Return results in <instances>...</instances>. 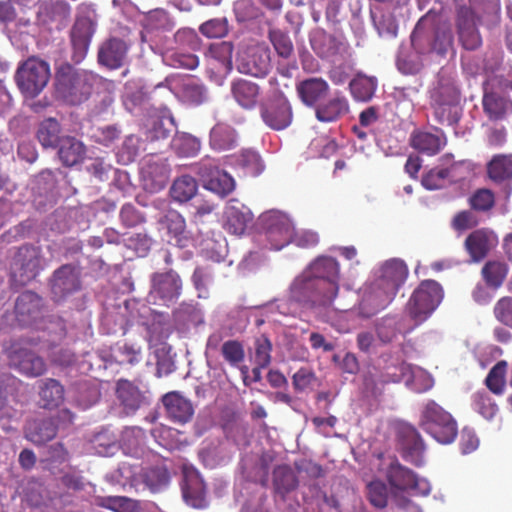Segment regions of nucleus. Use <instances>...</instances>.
<instances>
[{"mask_svg": "<svg viewBox=\"0 0 512 512\" xmlns=\"http://www.w3.org/2000/svg\"><path fill=\"white\" fill-rule=\"evenodd\" d=\"M407 275L408 269L402 260L391 259L382 264L363 289L359 313L364 317H370L386 308Z\"/></svg>", "mask_w": 512, "mask_h": 512, "instance_id": "1", "label": "nucleus"}, {"mask_svg": "<svg viewBox=\"0 0 512 512\" xmlns=\"http://www.w3.org/2000/svg\"><path fill=\"white\" fill-rule=\"evenodd\" d=\"M378 471L388 481L392 500L397 507L409 504L410 499L405 493L413 491L416 495L427 496L431 491L428 480L419 478L412 470L392 457L382 458Z\"/></svg>", "mask_w": 512, "mask_h": 512, "instance_id": "2", "label": "nucleus"}, {"mask_svg": "<svg viewBox=\"0 0 512 512\" xmlns=\"http://www.w3.org/2000/svg\"><path fill=\"white\" fill-rule=\"evenodd\" d=\"M431 106L434 115L442 124L453 125L461 117V95L454 78L441 71L430 90Z\"/></svg>", "mask_w": 512, "mask_h": 512, "instance_id": "3", "label": "nucleus"}, {"mask_svg": "<svg viewBox=\"0 0 512 512\" xmlns=\"http://www.w3.org/2000/svg\"><path fill=\"white\" fill-rule=\"evenodd\" d=\"M94 81L92 73L62 64L55 75L56 93L67 104L79 105L89 99Z\"/></svg>", "mask_w": 512, "mask_h": 512, "instance_id": "4", "label": "nucleus"}, {"mask_svg": "<svg viewBox=\"0 0 512 512\" xmlns=\"http://www.w3.org/2000/svg\"><path fill=\"white\" fill-rule=\"evenodd\" d=\"M259 229V238L265 247L278 251L292 242L295 228L288 215L270 210L259 217Z\"/></svg>", "mask_w": 512, "mask_h": 512, "instance_id": "5", "label": "nucleus"}, {"mask_svg": "<svg viewBox=\"0 0 512 512\" xmlns=\"http://www.w3.org/2000/svg\"><path fill=\"white\" fill-rule=\"evenodd\" d=\"M288 295L291 302L306 309L327 307L334 300L306 268L291 282Z\"/></svg>", "mask_w": 512, "mask_h": 512, "instance_id": "6", "label": "nucleus"}, {"mask_svg": "<svg viewBox=\"0 0 512 512\" xmlns=\"http://www.w3.org/2000/svg\"><path fill=\"white\" fill-rule=\"evenodd\" d=\"M164 91L166 96H174L184 104L198 106L206 102L208 93L205 86L196 78L171 74L165 80L157 84L150 94Z\"/></svg>", "mask_w": 512, "mask_h": 512, "instance_id": "7", "label": "nucleus"}, {"mask_svg": "<svg viewBox=\"0 0 512 512\" xmlns=\"http://www.w3.org/2000/svg\"><path fill=\"white\" fill-rule=\"evenodd\" d=\"M420 426L441 444L452 443L457 436V423L452 415L433 400L424 404Z\"/></svg>", "mask_w": 512, "mask_h": 512, "instance_id": "8", "label": "nucleus"}, {"mask_svg": "<svg viewBox=\"0 0 512 512\" xmlns=\"http://www.w3.org/2000/svg\"><path fill=\"white\" fill-rule=\"evenodd\" d=\"M50 76L48 62L38 57H29L19 64L15 73V81L26 98H35L47 86Z\"/></svg>", "mask_w": 512, "mask_h": 512, "instance_id": "9", "label": "nucleus"}, {"mask_svg": "<svg viewBox=\"0 0 512 512\" xmlns=\"http://www.w3.org/2000/svg\"><path fill=\"white\" fill-rule=\"evenodd\" d=\"M96 26L97 14L94 5L81 3L77 8L76 20L70 33L74 62L79 63L85 58Z\"/></svg>", "mask_w": 512, "mask_h": 512, "instance_id": "10", "label": "nucleus"}, {"mask_svg": "<svg viewBox=\"0 0 512 512\" xmlns=\"http://www.w3.org/2000/svg\"><path fill=\"white\" fill-rule=\"evenodd\" d=\"M443 298L441 286L433 280L421 282L407 304V311L416 324L425 321Z\"/></svg>", "mask_w": 512, "mask_h": 512, "instance_id": "11", "label": "nucleus"}, {"mask_svg": "<svg viewBox=\"0 0 512 512\" xmlns=\"http://www.w3.org/2000/svg\"><path fill=\"white\" fill-rule=\"evenodd\" d=\"M203 187L212 193L225 197L235 189V180L226 171L219 169L216 160L205 157L194 165Z\"/></svg>", "mask_w": 512, "mask_h": 512, "instance_id": "12", "label": "nucleus"}, {"mask_svg": "<svg viewBox=\"0 0 512 512\" xmlns=\"http://www.w3.org/2000/svg\"><path fill=\"white\" fill-rule=\"evenodd\" d=\"M181 290L182 281L176 272L170 270L165 273H154L147 300L154 305L167 306L179 298Z\"/></svg>", "mask_w": 512, "mask_h": 512, "instance_id": "13", "label": "nucleus"}, {"mask_svg": "<svg viewBox=\"0 0 512 512\" xmlns=\"http://www.w3.org/2000/svg\"><path fill=\"white\" fill-rule=\"evenodd\" d=\"M236 64L240 73L264 77L271 67L270 52L263 45L248 46L238 52Z\"/></svg>", "mask_w": 512, "mask_h": 512, "instance_id": "14", "label": "nucleus"}, {"mask_svg": "<svg viewBox=\"0 0 512 512\" xmlns=\"http://www.w3.org/2000/svg\"><path fill=\"white\" fill-rule=\"evenodd\" d=\"M140 175L143 188L148 192L155 193L166 186L170 169L165 159L149 155L141 162Z\"/></svg>", "mask_w": 512, "mask_h": 512, "instance_id": "15", "label": "nucleus"}, {"mask_svg": "<svg viewBox=\"0 0 512 512\" xmlns=\"http://www.w3.org/2000/svg\"><path fill=\"white\" fill-rule=\"evenodd\" d=\"M233 45L222 41L210 46L208 53V73L210 78L218 85H222L232 70Z\"/></svg>", "mask_w": 512, "mask_h": 512, "instance_id": "16", "label": "nucleus"}, {"mask_svg": "<svg viewBox=\"0 0 512 512\" xmlns=\"http://www.w3.org/2000/svg\"><path fill=\"white\" fill-rule=\"evenodd\" d=\"M306 270L313 274L320 284L326 289V293L333 299L339 290L340 266L336 259L328 256H320L311 262Z\"/></svg>", "mask_w": 512, "mask_h": 512, "instance_id": "17", "label": "nucleus"}, {"mask_svg": "<svg viewBox=\"0 0 512 512\" xmlns=\"http://www.w3.org/2000/svg\"><path fill=\"white\" fill-rule=\"evenodd\" d=\"M263 122L273 130L287 128L293 118L292 108L286 97L277 95L264 103L260 108Z\"/></svg>", "mask_w": 512, "mask_h": 512, "instance_id": "18", "label": "nucleus"}, {"mask_svg": "<svg viewBox=\"0 0 512 512\" xmlns=\"http://www.w3.org/2000/svg\"><path fill=\"white\" fill-rule=\"evenodd\" d=\"M8 358L12 366L29 377L40 376L46 370L43 359L27 349L12 346L8 350Z\"/></svg>", "mask_w": 512, "mask_h": 512, "instance_id": "19", "label": "nucleus"}, {"mask_svg": "<svg viewBox=\"0 0 512 512\" xmlns=\"http://www.w3.org/2000/svg\"><path fill=\"white\" fill-rule=\"evenodd\" d=\"M386 381H404L411 390L417 393L431 389L434 384L433 378L426 371L408 364L401 365L400 374H389V379Z\"/></svg>", "mask_w": 512, "mask_h": 512, "instance_id": "20", "label": "nucleus"}, {"mask_svg": "<svg viewBox=\"0 0 512 512\" xmlns=\"http://www.w3.org/2000/svg\"><path fill=\"white\" fill-rule=\"evenodd\" d=\"M399 437L404 459L416 466L422 465L424 444L417 430L410 425H404Z\"/></svg>", "mask_w": 512, "mask_h": 512, "instance_id": "21", "label": "nucleus"}, {"mask_svg": "<svg viewBox=\"0 0 512 512\" xmlns=\"http://www.w3.org/2000/svg\"><path fill=\"white\" fill-rule=\"evenodd\" d=\"M225 225L230 233L241 235L253 220L251 210L236 199H231L225 207Z\"/></svg>", "mask_w": 512, "mask_h": 512, "instance_id": "22", "label": "nucleus"}, {"mask_svg": "<svg viewBox=\"0 0 512 512\" xmlns=\"http://www.w3.org/2000/svg\"><path fill=\"white\" fill-rule=\"evenodd\" d=\"M182 494L184 501L193 508L200 509L207 505L205 485L197 471H185Z\"/></svg>", "mask_w": 512, "mask_h": 512, "instance_id": "23", "label": "nucleus"}, {"mask_svg": "<svg viewBox=\"0 0 512 512\" xmlns=\"http://www.w3.org/2000/svg\"><path fill=\"white\" fill-rule=\"evenodd\" d=\"M349 108L348 99L336 91L329 100L316 106L315 116L320 122H336L349 113Z\"/></svg>", "mask_w": 512, "mask_h": 512, "instance_id": "24", "label": "nucleus"}, {"mask_svg": "<svg viewBox=\"0 0 512 512\" xmlns=\"http://www.w3.org/2000/svg\"><path fill=\"white\" fill-rule=\"evenodd\" d=\"M140 472H142V467L138 464L122 462L117 469L108 473L105 479L113 486L140 490L144 482L140 477Z\"/></svg>", "mask_w": 512, "mask_h": 512, "instance_id": "25", "label": "nucleus"}, {"mask_svg": "<svg viewBox=\"0 0 512 512\" xmlns=\"http://www.w3.org/2000/svg\"><path fill=\"white\" fill-rule=\"evenodd\" d=\"M412 147L420 153L432 156L446 145V137L439 129L433 131H415L410 139Z\"/></svg>", "mask_w": 512, "mask_h": 512, "instance_id": "26", "label": "nucleus"}, {"mask_svg": "<svg viewBox=\"0 0 512 512\" xmlns=\"http://www.w3.org/2000/svg\"><path fill=\"white\" fill-rule=\"evenodd\" d=\"M167 416L176 423L184 424L191 420L194 408L190 400L177 392L167 393L163 397Z\"/></svg>", "mask_w": 512, "mask_h": 512, "instance_id": "27", "label": "nucleus"}, {"mask_svg": "<svg viewBox=\"0 0 512 512\" xmlns=\"http://www.w3.org/2000/svg\"><path fill=\"white\" fill-rule=\"evenodd\" d=\"M80 289L79 270L71 265L58 269L53 278L52 290L55 296L62 298Z\"/></svg>", "mask_w": 512, "mask_h": 512, "instance_id": "28", "label": "nucleus"}, {"mask_svg": "<svg viewBox=\"0 0 512 512\" xmlns=\"http://www.w3.org/2000/svg\"><path fill=\"white\" fill-rule=\"evenodd\" d=\"M497 243V236L488 230H476L465 241L466 249L474 261L483 259Z\"/></svg>", "mask_w": 512, "mask_h": 512, "instance_id": "29", "label": "nucleus"}, {"mask_svg": "<svg viewBox=\"0 0 512 512\" xmlns=\"http://www.w3.org/2000/svg\"><path fill=\"white\" fill-rule=\"evenodd\" d=\"M71 7L65 0H45L38 5L36 17L39 23L63 22L70 16Z\"/></svg>", "mask_w": 512, "mask_h": 512, "instance_id": "30", "label": "nucleus"}, {"mask_svg": "<svg viewBox=\"0 0 512 512\" xmlns=\"http://www.w3.org/2000/svg\"><path fill=\"white\" fill-rule=\"evenodd\" d=\"M238 133L226 124H215L209 133V146L212 150L222 152L234 149L238 145Z\"/></svg>", "mask_w": 512, "mask_h": 512, "instance_id": "31", "label": "nucleus"}, {"mask_svg": "<svg viewBox=\"0 0 512 512\" xmlns=\"http://www.w3.org/2000/svg\"><path fill=\"white\" fill-rule=\"evenodd\" d=\"M126 54V44L120 39L113 38L101 45L98 52V59L102 65L116 69L123 65Z\"/></svg>", "mask_w": 512, "mask_h": 512, "instance_id": "32", "label": "nucleus"}, {"mask_svg": "<svg viewBox=\"0 0 512 512\" xmlns=\"http://www.w3.org/2000/svg\"><path fill=\"white\" fill-rule=\"evenodd\" d=\"M163 62L173 68L193 70L198 67L199 59L196 55L186 49L174 47L170 42L161 48Z\"/></svg>", "mask_w": 512, "mask_h": 512, "instance_id": "33", "label": "nucleus"}, {"mask_svg": "<svg viewBox=\"0 0 512 512\" xmlns=\"http://www.w3.org/2000/svg\"><path fill=\"white\" fill-rule=\"evenodd\" d=\"M458 29L460 40L465 49L474 50L480 46L481 38L475 27L473 13L467 8H462L459 11Z\"/></svg>", "mask_w": 512, "mask_h": 512, "instance_id": "34", "label": "nucleus"}, {"mask_svg": "<svg viewBox=\"0 0 512 512\" xmlns=\"http://www.w3.org/2000/svg\"><path fill=\"white\" fill-rule=\"evenodd\" d=\"M329 91V84L322 78L313 77L300 82L297 92L307 106H315Z\"/></svg>", "mask_w": 512, "mask_h": 512, "instance_id": "35", "label": "nucleus"}, {"mask_svg": "<svg viewBox=\"0 0 512 512\" xmlns=\"http://www.w3.org/2000/svg\"><path fill=\"white\" fill-rule=\"evenodd\" d=\"M483 108L490 119L500 120L512 113V102L502 94L489 92L486 86Z\"/></svg>", "mask_w": 512, "mask_h": 512, "instance_id": "36", "label": "nucleus"}, {"mask_svg": "<svg viewBox=\"0 0 512 512\" xmlns=\"http://www.w3.org/2000/svg\"><path fill=\"white\" fill-rule=\"evenodd\" d=\"M175 130V121L167 108L160 111V115L151 116L147 123V137L150 140L167 138Z\"/></svg>", "mask_w": 512, "mask_h": 512, "instance_id": "37", "label": "nucleus"}, {"mask_svg": "<svg viewBox=\"0 0 512 512\" xmlns=\"http://www.w3.org/2000/svg\"><path fill=\"white\" fill-rule=\"evenodd\" d=\"M231 92L240 106L250 109L257 103L259 87L251 81L239 79L232 83Z\"/></svg>", "mask_w": 512, "mask_h": 512, "instance_id": "38", "label": "nucleus"}, {"mask_svg": "<svg viewBox=\"0 0 512 512\" xmlns=\"http://www.w3.org/2000/svg\"><path fill=\"white\" fill-rule=\"evenodd\" d=\"M145 433L139 427H128L122 432L121 448L132 457H141L145 452Z\"/></svg>", "mask_w": 512, "mask_h": 512, "instance_id": "39", "label": "nucleus"}, {"mask_svg": "<svg viewBox=\"0 0 512 512\" xmlns=\"http://www.w3.org/2000/svg\"><path fill=\"white\" fill-rule=\"evenodd\" d=\"M140 477L144 480L141 489L148 488L152 492H157L167 487L170 481V474L162 464L146 469L142 468Z\"/></svg>", "mask_w": 512, "mask_h": 512, "instance_id": "40", "label": "nucleus"}, {"mask_svg": "<svg viewBox=\"0 0 512 512\" xmlns=\"http://www.w3.org/2000/svg\"><path fill=\"white\" fill-rule=\"evenodd\" d=\"M56 430L52 420H33L26 426V438L35 444H43L55 437Z\"/></svg>", "mask_w": 512, "mask_h": 512, "instance_id": "41", "label": "nucleus"}, {"mask_svg": "<svg viewBox=\"0 0 512 512\" xmlns=\"http://www.w3.org/2000/svg\"><path fill=\"white\" fill-rule=\"evenodd\" d=\"M117 396L127 413L135 412L142 403L141 392L128 380L118 381Z\"/></svg>", "mask_w": 512, "mask_h": 512, "instance_id": "42", "label": "nucleus"}, {"mask_svg": "<svg viewBox=\"0 0 512 512\" xmlns=\"http://www.w3.org/2000/svg\"><path fill=\"white\" fill-rule=\"evenodd\" d=\"M377 79L358 74L349 84L350 92L356 101L367 102L372 99L377 89Z\"/></svg>", "mask_w": 512, "mask_h": 512, "instance_id": "43", "label": "nucleus"}, {"mask_svg": "<svg viewBox=\"0 0 512 512\" xmlns=\"http://www.w3.org/2000/svg\"><path fill=\"white\" fill-rule=\"evenodd\" d=\"M298 486L295 473L287 466H280L274 470V489L277 496L283 500Z\"/></svg>", "mask_w": 512, "mask_h": 512, "instance_id": "44", "label": "nucleus"}, {"mask_svg": "<svg viewBox=\"0 0 512 512\" xmlns=\"http://www.w3.org/2000/svg\"><path fill=\"white\" fill-rule=\"evenodd\" d=\"M84 154L85 148L82 142L73 137L62 139L59 148V158L64 165H76L83 159Z\"/></svg>", "mask_w": 512, "mask_h": 512, "instance_id": "45", "label": "nucleus"}, {"mask_svg": "<svg viewBox=\"0 0 512 512\" xmlns=\"http://www.w3.org/2000/svg\"><path fill=\"white\" fill-rule=\"evenodd\" d=\"M231 160L245 174L258 176L264 170L261 157L253 150H242L239 154L232 156Z\"/></svg>", "mask_w": 512, "mask_h": 512, "instance_id": "46", "label": "nucleus"}, {"mask_svg": "<svg viewBox=\"0 0 512 512\" xmlns=\"http://www.w3.org/2000/svg\"><path fill=\"white\" fill-rule=\"evenodd\" d=\"M198 190L196 180L190 175H182L176 178L170 188L171 197L180 203L192 199Z\"/></svg>", "mask_w": 512, "mask_h": 512, "instance_id": "47", "label": "nucleus"}, {"mask_svg": "<svg viewBox=\"0 0 512 512\" xmlns=\"http://www.w3.org/2000/svg\"><path fill=\"white\" fill-rule=\"evenodd\" d=\"M91 448L100 456H111L118 450L117 436L109 429H103L91 439Z\"/></svg>", "mask_w": 512, "mask_h": 512, "instance_id": "48", "label": "nucleus"}, {"mask_svg": "<svg viewBox=\"0 0 512 512\" xmlns=\"http://www.w3.org/2000/svg\"><path fill=\"white\" fill-rule=\"evenodd\" d=\"M148 93L137 83H127L123 92V104L130 113H136L149 99Z\"/></svg>", "mask_w": 512, "mask_h": 512, "instance_id": "49", "label": "nucleus"}, {"mask_svg": "<svg viewBox=\"0 0 512 512\" xmlns=\"http://www.w3.org/2000/svg\"><path fill=\"white\" fill-rule=\"evenodd\" d=\"M488 175L495 182L512 178V156L497 155L488 164Z\"/></svg>", "mask_w": 512, "mask_h": 512, "instance_id": "50", "label": "nucleus"}, {"mask_svg": "<svg viewBox=\"0 0 512 512\" xmlns=\"http://www.w3.org/2000/svg\"><path fill=\"white\" fill-rule=\"evenodd\" d=\"M172 148L181 157H193L200 151L201 143L193 135L181 133L173 138Z\"/></svg>", "mask_w": 512, "mask_h": 512, "instance_id": "51", "label": "nucleus"}, {"mask_svg": "<svg viewBox=\"0 0 512 512\" xmlns=\"http://www.w3.org/2000/svg\"><path fill=\"white\" fill-rule=\"evenodd\" d=\"M60 125L54 118L42 121L37 131V138L45 148L55 147L59 142Z\"/></svg>", "mask_w": 512, "mask_h": 512, "instance_id": "52", "label": "nucleus"}, {"mask_svg": "<svg viewBox=\"0 0 512 512\" xmlns=\"http://www.w3.org/2000/svg\"><path fill=\"white\" fill-rule=\"evenodd\" d=\"M40 397L44 407L52 408L58 406L64 397V390L60 383L54 379H47L41 387Z\"/></svg>", "mask_w": 512, "mask_h": 512, "instance_id": "53", "label": "nucleus"}, {"mask_svg": "<svg viewBox=\"0 0 512 512\" xmlns=\"http://www.w3.org/2000/svg\"><path fill=\"white\" fill-rule=\"evenodd\" d=\"M98 504L114 512H142L139 502L122 496L99 498Z\"/></svg>", "mask_w": 512, "mask_h": 512, "instance_id": "54", "label": "nucleus"}, {"mask_svg": "<svg viewBox=\"0 0 512 512\" xmlns=\"http://www.w3.org/2000/svg\"><path fill=\"white\" fill-rule=\"evenodd\" d=\"M456 167L453 165L447 169H431L422 178V185L428 190L443 188L452 177Z\"/></svg>", "mask_w": 512, "mask_h": 512, "instance_id": "55", "label": "nucleus"}, {"mask_svg": "<svg viewBox=\"0 0 512 512\" xmlns=\"http://www.w3.org/2000/svg\"><path fill=\"white\" fill-rule=\"evenodd\" d=\"M271 342L264 336L257 338L255 341L254 360L257 367L253 369L256 378L260 375V369L267 367L271 362Z\"/></svg>", "mask_w": 512, "mask_h": 512, "instance_id": "56", "label": "nucleus"}, {"mask_svg": "<svg viewBox=\"0 0 512 512\" xmlns=\"http://www.w3.org/2000/svg\"><path fill=\"white\" fill-rule=\"evenodd\" d=\"M397 67L403 74H417L423 67L422 58L417 51L401 50L397 58Z\"/></svg>", "mask_w": 512, "mask_h": 512, "instance_id": "57", "label": "nucleus"}, {"mask_svg": "<svg viewBox=\"0 0 512 512\" xmlns=\"http://www.w3.org/2000/svg\"><path fill=\"white\" fill-rule=\"evenodd\" d=\"M169 42L177 48L196 50L199 48V38L197 33L190 28L179 29L172 39L165 40L163 45Z\"/></svg>", "mask_w": 512, "mask_h": 512, "instance_id": "58", "label": "nucleus"}, {"mask_svg": "<svg viewBox=\"0 0 512 512\" xmlns=\"http://www.w3.org/2000/svg\"><path fill=\"white\" fill-rule=\"evenodd\" d=\"M367 497L371 505L376 508L383 509L388 503V488L387 485L375 479L367 484Z\"/></svg>", "mask_w": 512, "mask_h": 512, "instance_id": "59", "label": "nucleus"}, {"mask_svg": "<svg viewBox=\"0 0 512 512\" xmlns=\"http://www.w3.org/2000/svg\"><path fill=\"white\" fill-rule=\"evenodd\" d=\"M143 149L142 143L137 136L129 135L125 138L118 151V161L124 165L133 162Z\"/></svg>", "mask_w": 512, "mask_h": 512, "instance_id": "60", "label": "nucleus"}, {"mask_svg": "<svg viewBox=\"0 0 512 512\" xmlns=\"http://www.w3.org/2000/svg\"><path fill=\"white\" fill-rule=\"evenodd\" d=\"M506 361H499L486 378L487 387L495 394H502L505 386Z\"/></svg>", "mask_w": 512, "mask_h": 512, "instance_id": "61", "label": "nucleus"}, {"mask_svg": "<svg viewBox=\"0 0 512 512\" xmlns=\"http://www.w3.org/2000/svg\"><path fill=\"white\" fill-rule=\"evenodd\" d=\"M113 357L119 363L135 364L138 363L141 356V347L136 344L124 343L113 349Z\"/></svg>", "mask_w": 512, "mask_h": 512, "instance_id": "62", "label": "nucleus"}, {"mask_svg": "<svg viewBox=\"0 0 512 512\" xmlns=\"http://www.w3.org/2000/svg\"><path fill=\"white\" fill-rule=\"evenodd\" d=\"M326 502L338 512H358L362 505L361 499L353 491L349 490H347L346 496L341 500L331 497Z\"/></svg>", "mask_w": 512, "mask_h": 512, "instance_id": "63", "label": "nucleus"}, {"mask_svg": "<svg viewBox=\"0 0 512 512\" xmlns=\"http://www.w3.org/2000/svg\"><path fill=\"white\" fill-rule=\"evenodd\" d=\"M482 273L488 285L498 288L506 277L507 268L501 262H489L483 267Z\"/></svg>", "mask_w": 512, "mask_h": 512, "instance_id": "64", "label": "nucleus"}]
</instances>
